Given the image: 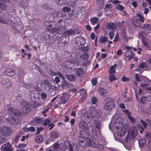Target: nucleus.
I'll use <instances>...</instances> for the list:
<instances>
[{
    "label": "nucleus",
    "mask_w": 151,
    "mask_h": 151,
    "mask_svg": "<svg viewBox=\"0 0 151 151\" xmlns=\"http://www.w3.org/2000/svg\"><path fill=\"white\" fill-rule=\"evenodd\" d=\"M43 140V137L41 135H39L35 137V141L36 143H40L42 142Z\"/></svg>",
    "instance_id": "a878e982"
},
{
    "label": "nucleus",
    "mask_w": 151,
    "mask_h": 151,
    "mask_svg": "<svg viewBox=\"0 0 151 151\" xmlns=\"http://www.w3.org/2000/svg\"><path fill=\"white\" fill-rule=\"evenodd\" d=\"M78 92L80 93L81 95H86L87 94V92L86 90L83 88H82L79 90Z\"/></svg>",
    "instance_id": "8fccbe9b"
},
{
    "label": "nucleus",
    "mask_w": 151,
    "mask_h": 151,
    "mask_svg": "<svg viewBox=\"0 0 151 151\" xmlns=\"http://www.w3.org/2000/svg\"><path fill=\"white\" fill-rule=\"evenodd\" d=\"M55 2L59 5H63V4L64 0H56Z\"/></svg>",
    "instance_id": "774afa93"
},
{
    "label": "nucleus",
    "mask_w": 151,
    "mask_h": 151,
    "mask_svg": "<svg viewBox=\"0 0 151 151\" xmlns=\"http://www.w3.org/2000/svg\"><path fill=\"white\" fill-rule=\"evenodd\" d=\"M115 76V74L114 73L109 74V78L110 82H112L117 79V78Z\"/></svg>",
    "instance_id": "58836bf2"
},
{
    "label": "nucleus",
    "mask_w": 151,
    "mask_h": 151,
    "mask_svg": "<svg viewBox=\"0 0 151 151\" xmlns=\"http://www.w3.org/2000/svg\"><path fill=\"white\" fill-rule=\"evenodd\" d=\"M6 141V139L5 137H1L0 138V144L5 143Z\"/></svg>",
    "instance_id": "338daca9"
},
{
    "label": "nucleus",
    "mask_w": 151,
    "mask_h": 151,
    "mask_svg": "<svg viewBox=\"0 0 151 151\" xmlns=\"http://www.w3.org/2000/svg\"><path fill=\"white\" fill-rule=\"evenodd\" d=\"M76 72L77 76L80 78L82 77L85 74L84 71L81 67L76 69Z\"/></svg>",
    "instance_id": "a211bd4d"
},
{
    "label": "nucleus",
    "mask_w": 151,
    "mask_h": 151,
    "mask_svg": "<svg viewBox=\"0 0 151 151\" xmlns=\"http://www.w3.org/2000/svg\"><path fill=\"white\" fill-rule=\"evenodd\" d=\"M99 20V19L97 17L91 18L90 22L91 24L93 25L97 24Z\"/></svg>",
    "instance_id": "72a5a7b5"
},
{
    "label": "nucleus",
    "mask_w": 151,
    "mask_h": 151,
    "mask_svg": "<svg viewBox=\"0 0 151 151\" xmlns=\"http://www.w3.org/2000/svg\"><path fill=\"white\" fill-rule=\"evenodd\" d=\"M22 135V133L21 132H20L17 134V135L16 137L15 140V142L16 143L17 142L19 139Z\"/></svg>",
    "instance_id": "864d4df0"
},
{
    "label": "nucleus",
    "mask_w": 151,
    "mask_h": 151,
    "mask_svg": "<svg viewBox=\"0 0 151 151\" xmlns=\"http://www.w3.org/2000/svg\"><path fill=\"white\" fill-rule=\"evenodd\" d=\"M79 150V147L78 145L74 144L73 146L72 145L70 146L69 150L70 151H78Z\"/></svg>",
    "instance_id": "bb28decb"
},
{
    "label": "nucleus",
    "mask_w": 151,
    "mask_h": 151,
    "mask_svg": "<svg viewBox=\"0 0 151 151\" xmlns=\"http://www.w3.org/2000/svg\"><path fill=\"white\" fill-rule=\"evenodd\" d=\"M41 96L42 99L44 100L46 98L47 95L46 93L44 92H42L41 94Z\"/></svg>",
    "instance_id": "680f3d73"
},
{
    "label": "nucleus",
    "mask_w": 151,
    "mask_h": 151,
    "mask_svg": "<svg viewBox=\"0 0 151 151\" xmlns=\"http://www.w3.org/2000/svg\"><path fill=\"white\" fill-rule=\"evenodd\" d=\"M42 85L45 87V89L49 88L50 87V83L49 81L47 79L44 80L43 81Z\"/></svg>",
    "instance_id": "4c0bfd02"
},
{
    "label": "nucleus",
    "mask_w": 151,
    "mask_h": 151,
    "mask_svg": "<svg viewBox=\"0 0 151 151\" xmlns=\"http://www.w3.org/2000/svg\"><path fill=\"white\" fill-rule=\"evenodd\" d=\"M123 126V123L122 122H118V125L116 124V128L117 129H121Z\"/></svg>",
    "instance_id": "bf43d9fd"
},
{
    "label": "nucleus",
    "mask_w": 151,
    "mask_h": 151,
    "mask_svg": "<svg viewBox=\"0 0 151 151\" xmlns=\"http://www.w3.org/2000/svg\"><path fill=\"white\" fill-rule=\"evenodd\" d=\"M115 103L112 101H107L104 104V108L105 109L108 111L114 109L115 106Z\"/></svg>",
    "instance_id": "f8f14e48"
},
{
    "label": "nucleus",
    "mask_w": 151,
    "mask_h": 151,
    "mask_svg": "<svg viewBox=\"0 0 151 151\" xmlns=\"http://www.w3.org/2000/svg\"><path fill=\"white\" fill-rule=\"evenodd\" d=\"M1 149L3 151H11L13 149L11 143L9 142H7L1 146Z\"/></svg>",
    "instance_id": "9b49d317"
},
{
    "label": "nucleus",
    "mask_w": 151,
    "mask_h": 151,
    "mask_svg": "<svg viewBox=\"0 0 151 151\" xmlns=\"http://www.w3.org/2000/svg\"><path fill=\"white\" fill-rule=\"evenodd\" d=\"M96 3L99 8L101 9L103 8L105 3L104 0H97Z\"/></svg>",
    "instance_id": "c756f323"
},
{
    "label": "nucleus",
    "mask_w": 151,
    "mask_h": 151,
    "mask_svg": "<svg viewBox=\"0 0 151 151\" xmlns=\"http://www.w3.org/2000/svg\"><path fill=\"white\" fill-rule=\"evenodd\" d=\"M98 92L101 96L103 97L106 96L107 95L106 90L101 86H99L97 88Z\"/></svg>",
    "instance_id": "2eb2a0df"
},
{
    "label": "nucleus",
    "mask_w": 151,
    "mask_h": 151,
    "mask_svg": "<svg viewBox=\"0 0 151 151\" xmlns=\"http://www.w3.org/2000/svg\"><path fill=\"white\" fill-rule=\"evenodd\" d=\"M33 122L37 125H39L42 124L43 122V118L37 116L34 118L33 120Z\"/></svg>",
    "instance_id": "4be33fe9"
},
{
    "label": "nucleus",
    "mask_w": 151,
    "mask_h": 151,
    "mask_svg": "<svg viewBox=\"0 0 151 151\" xmlns=\"http://www.w3.org/2000/svg\"><path fill=\"white\" fill-rule=\"evenodd\" d=\"M97 101V98L93 96L91 98V102L93 104H95Z\"/></svg>",
    "instance_id": "6e6d98bb"
},
{
    "label": "nucleus",
    "mask_w": 151,
    "mask_h": 151,
    "mask_svg": "<svg viewBox=\"0 0 151 151\" xmlns=\"http://www.w3.org/2000/svg\"><path fill=\"white\" fill-rule=\"evenodd\" d=\"M128 117L130 122H131L134 124L135 123V120L133 117L131 115Z\"/></svg>",
    "instance_id": "13d9d810"
},
{
    "label": "nucleus",
    "mask_w": 151,
    "mask_h": 151,
    "mask_svg": "<svg viewBox=\"0 0 151 151\" xmlns=\"http://www.w3.org/2000/svg\"><path fill=\"white\" fill-rule=\"evenodd\" d=\"M29 104L30 106H31L33 109L36 108L38 106H41L40 103L33 100L30 101Z\"/></svg>",
    "instance_id": "412c9836"
},
{
    "label": "nucleus",
    "mask_w": 151,
    "mask_h": 151,
    "mask_svg": "<svg viewBox=\"0 0 151 151\" xmlns=\"http://www.w3.org/2000/svg\"><path fill=\"white\" fill-rule=\"evenodd\" d=\"M131 141L129 139H126L125 140V143L124 146L128 150H130L131 147L133 145V143L131 142Z\"/></svg>",
    "instance_id": "6ab92c4d"
},
{
    "label": "nucleus",
    "mask_w": 151,
    "mask_h": 151,
    "mask_svg": "<svg viewBox=\"0 0 151 151\" xmlns=\"http://www.w3.org/2000/svg\"><path fill=\"white\" fill-rule=\"evenodd\" d=\"M83 142H79L80 145L83 148H86L90 144L89 141L86 140H83Z\"/></svg>",
    "instance_id": "5701e85b"
},
{
    "label": "nucleus",
    "mask_w": 151,
    "mask_h": 151,
    "mask_svg": "<svg viewBox=\"0 0 151 151\" xmlns=\"http://www.w3.org/2000/svg\"><path fill=\"white\" fill-rule=\"evenodd\" d=\"M81 32V30L78 27H72L69 29L65 31L63 33V36H65L67 37V42H69L70 40L69 36L73 35H78Z\"/></svg>",
    "instance_id": "20e7f679"
},
{
    "label": "nucleus",
    "mask_w": 151,
    "mask_h": 151,
    "mask_svg": "<svg viewBox=\"0 0 151 151\" xmlns=\"http://www.w3.org/2000/svg\"><path fill=\"white\" fill-rule=\"evenodd\" d=\"M142 43L145 47H147L148 48H149V46H148V40L147 39L145 38H143L142 40Z\"/></svg>",
    "instance_id": "ea45409f"
},
{
    "label": "nucleus",
    "mask_w": 151,
    "mask_h": 151,
    "mask_svg": "<svg viewBox=\"0 0 151 151\" xmlns=\"http://www.w3.org/2000/svg\"><path fill=\"white\" fill-rule=\"evenodd\" d=\"M91 115L87 114L85 116L88 119L91 121L92 118L93 120L96 121L97 119L101 118L102 116V112L101 111L98 109H97L93 108L91 109Z\"/></svg>",
    "instance_id": "7ed1b4c3"
},
{
    "label": "nucleus",
    "mask_w": 151,
    "mask_h": 151,
    "mask_svg": "<svg viewBox=\"0 0 151 151\" xmlns=\"http://www.w3.org/2000/svg\"><path fill=\"white\" fill-rule=\"evenodd\" d=\"M90 62L89 60L87 61L86 62H82V64L80 65L81 67L84 68L86 66H88L90 64Z\"/></svg>",
    "instance_id": "09e8293b"
},
{
    "label": "nucleus",
    "mask_w": 151,
    "mask_h": 151,
    "mask_svg": "<svg viewBox=\"0 0 151 151\" xmlns=\"http://www.w3.org/2000/svg\"><path fill=\"white\" fill-rule=\"evenodd\" d=\"M0 83L1 85L5 88H11L12 84V81L7 77L2 78Z\"/></svg>",
    "instance_id": "6e6552de"
},
{
    "label": "nucleus",
    "mask_w": 151,
    "mask_h": 151,
    "mask_svg": "<svg viewBox=\"0 0 151 151\" xmlns=\"http://www.w3.org/2000/svg\"><path fill=\"white\" fill-rule=\"evenodd\" d=\"M119 40V34L118 33H116L115 35L114 39L113 40V42H116Z\"/></svg>",
    "instance_id": "052dcab7"
},
{
    "label": "nucleus",
    "mask_w": 151,
    "mask_h": 151,
    "mask_svg": "<svg viewBox=\"0 0 151 151\" xmlns=\"http://www.w3.org/2000/svg\"><path fill=\"white\" fill-rule=\"evenodd\" d=\"M61 11L63 12H70L71 11V8L69 7L65 6L63 7Z\"/></svg>",
    "instance_id": "79ce46f5"
},
{
    "label": "nucleus",
    "mask_w": 151,
    "mask_h": 151,
    "mask_svg": "<svg viewBox=\"0 0 151 151\" xmlns=\"http://www.w3.org/2000/svg\"><path fill=\"white\" fill-rule=\"evenodd\" d=\"M75 42L78 46L82 47L84 45L85 43V39L83 37L77 36L75 39Z\"/></svg>",
    "instance_id": "1a4fd4ad"
},
{
    "label": "nucleus",
    "mask_w": 151,
    "mask_h": 151,
    "mask_svg": "<svg viewBox=\"0 0 151 151\" xmlns=\"http://www.w3.org/2000/svg\"><path fill=\"white\" fill-rule=\"evenodd\" d=\"M146 142V140L145 139H139L138 141V144L139 147L140 148L143 147Z\"/></svg>",
    "instance_id": "e433bc0d"
},
{
    "label": "nucleus",
    "mask_w": 151,
    "mask_h": 151,
    "mask_svg": "<svg viewBox=\"0 0 151 151\" xmlns=\"http://www.w3.org/2000/svg\"><path fill=\"white\" fill-rule=\"evenodd\" d=\"M118 130L117 131V133L118 136L122 137L124 136L126 132L122 128L118 129Z\"/></svg>",
    "instance_id": "f704fd0d"
},
{
    "label": "nucleus",
    "mask_w": 151,
    "mask_h": 151,
    "mask_svg": "<svg viewBox=\"0 0 151 151\" xmlns=\"http://www.w3.org/2000/svg\"><path fill=\"white\" fill-rule=\"evenodd\" d=\"M5 74L9 76H12L15 74L14 70L12 68H8L5 69L4 71Z\"/></svg>",
    "instance_id": "ddd939ff"
},
{
    "label": "nucleus",
    "mask_w": 151,
    "mask_h": 151,
    "mask_svg": "<svg viewBox=\"0 0 151 151\" xmlns=\"http://www.w3.org/2000/svg\"><path fill=\"white\" fill-rule=\"evenodd\" d=\"M76 76L74 75H67L66 76V78L70 81H73L76 78Z\"/></svg>",
    "instance_id": "473e14b6"
},
{
    "label": "nucleus",
    "mask_w": 151,
    "mask_h": 151,
    "mask_svg": "<svg viewBox=\"0 0 151 151\" xmlns=\"http://www.w3.org/2000/svg\"><path fill=\"white\" fill-rule=\"evenodd\" d=\"M70 94L69 93H66L63 94L62 96L60 97V104H65L70 98Z\"/></svg>",
    "instance_id": "9d476101"
},
{
    "label": "nucleus",
    "mask_w": 151,
    "mask_h": 151,
    "mask_svg": "<svg viewBox=\"0 0 151 151\" xmlns=\"http://www.w3.org/2000/svg\"><path fill=\"white\" fill-rule=\"evenodd\" d=\"M89 57V55L88 54L83 53L82 55L80 56V57L85 61H86Z\"/></svg>",
    "instance_id": "a18cd8bd"
},
{
    "label": "nucleus",
    "mask_w": 151,
    "mask_h": 151,
    "mask_svg": "<svg viewBox=\"0 0 151 151\" xmlns=\"http://www.w3.org/2000/svg\"><path fill=\"white\" fill-rule=\"evenodd\" d=\"M95 121L96 128L92 126H90L89 127V131L91 133V134H93V137L96 136L97 138L100 139L101 137V134L99 129L100 128L101 123L99 121H97V119Z\"/></svg>",
    "instance_id": "f03ea898"
},
{
    "label": "nucleus",
    "mask_w": 151,
    "mask_h": 151,
    "mask_svg": "<svg viewBox=\"0 0 151 151\" xmlns=\"http://www.w3.org/2000/svg\"><path fill=\"white\" fill-rule=\"evenodd\" d=\"M9 19L6 17V16H3V17H0V23L4 24H8V22L9 21Z\"/></svg>",
    "instance_id": "cd10ccee"
},
{
    "label": "nucleus",
    "mask_w": 151,
    "mask_h": 151,
    "mask_svg": "<svg viewBox=\"0 0 151 151\" xmlns=\"http://www.w3.org/2000/svg\"><path fill=\"white\" fill-rule=\"evenodd\" d=\"M79 134L80 135L84 138H86L88 137V133L86 130H81L79 132Z\"/></svg>",
    "instance_id": "2f4dec72"
},
{
    "label": "nucleus",
    "mask_w": 151,
    "mask_h": 151,
    "mask_svg": "<svg viewBox=\"0 0 151 151\" xmlns=\"http://www.w3.org/2000/svg\"><path fill=\"white\" fill-rule=\"evenodd\" d=\"M63 146V150H66L68 147L69 148L70 146L71 145L68 141L65 140L63 143H62Z\"/></svg>",
    "instance_id": "7c9ffc66"
},
{
    "label": "nucleus",
    "mask_w": 151,
    "mask_h": 151,
    "mask_svg": "<svg viewBox=\"0 0 151 151\" xmlns=\"http://www.w3.org/2000/svg\"><path fill=\"white\" fill-rule=\"evenodd\" d=\"M125 21H122V22H118L116 23V24L118 27H120L121 29L124 28V23Z\"/></svg>",
    "instance_id": "c03bdc74"
},
{
    "label": "nucleus",
    "mask_w": 151,
    "mask_h": 151,
    "mask_svg": "<svg viewBox=\"0 0 151 151\" xmlns=\"http://www.w3.org/2000/svg\"><path fill=\"white\" fill-rule=\"evenodd\" d=\"M56 75H58L61 78H62L63 80H64L65 79V78L63 75L60 72H58L56 73Z\"/></svg>",
    "instance_id": "69168bd1"
},
{
    "label": "nucleus",
    "mask_w": 151,
    "mask_h": 151,
    "mask_svg": "<svg viewBox=\"0 0 151 151\" xmlns=\"http://www.w3.org/2000/svg\"><path fill=\"white\" fill-rule=\"evenodd\" d=\"M140 21L137 19L134 20L133 22V23L134 25L136 27H138L140 25Z\"/></svg>",
    "instance_id": "49530a36"
},
{
    "label": "nucleus",
    "mask_w": 151,
    "mask_h": 151,
    "mask_svg": "<svg viewBox=\"0 0 151 151\" xmlns=\"http://www.w3.org/2000/svg\"><path fill=\"white\" fill-rule=\"evenodd\" d=\"M91 82L92 85L93 86H95L98 82L97 78L96 77L93 78L91 80Z\"/></svg>",
    "instance_id": "3c124183"
},
{
    "label": "nucleus",
    "mask_w": 151,
    "mask_h": 151,
    "mask_svg": "<svg viewBox=\"0 0 151 151\" xmlns=\"http://www.w3.org/2000/svg\"><path fill=\"white\" fill-rule=\"evenodd\" d=\"M5 2L9 3L10 0H0V9L3 10H6V5Z\"/></svg>",
    "instance_id": "aec40b11"
},
{
    "label": "nucleus",
    "mask_w": 151,
    "mask_h": 151,
    "mask_svg": "<svg viewBox=\"0 0 151 151\" xmlns=\"http://www.w3.org/2000/svg\"><path fill=\"white\" fill-rule=\"evenodd\" d=\"M67 40L65 41H64L63 40H56V41H57V43L59 47H63L65 46V44L66 43L68 42L66 41Z\"/></svg>",
    "instance_id": "c9c22d12"
},
{
    "label": "nucleus",
    "mask_w": 151,
    "mask_h": 151,
    "mask_svg": "<svg viewBox=\"0 0 151 151\" xmlns=\"http://www.w3.org/2000/svg\"><path fill=\"white\" fill-rule=\"evenodd\" d=\"M12 133V130L7 126H3L0 127V135L7 137L10 135Z\"/></svg>",
    "instance_id": "0eeeda50"
},
{
    "label": "nucleus",
    "mask_w": 151,
    "mask_h": 151,
    "mask_svg": "<svg viewBox=\"0 0 151 151\" xmlns=\"http://www.w3.org/2000/svg\"><path fill=\"white\" fill-rule=\"evenodd\" d=\"M59 136V133L56 130H53L50 133V137L51 139H55L57 138Z\"/></svg>",
    "instance_id": "b1692460"
},
{
    "label": "nucleus",
    "mask_w": 151,
    "mask_h": 151,
    "mask_svg": "<svg viewBox=\"0 0 151 151\" xmlns=\"http://www.w3.org/2000/svg\"><path fill=\"white\" fill-rule=\"evenodd\" d=\"M79 127L80 129L86 130L88 128V127L86 123L83 122H80L79 124Z\"/></svg>",
    "instance_id": "393cba45"
},
{
    "label": "nucleus",
    "mask_w": 151,
    "mask_h": 151,
    "mask_svg": "<svg viewBox=\"0 0 151 151\" xmlns=\"http://www.w3.org/2000/svg\"><path fill=\"white\" fill-rule=\"evenodd\" d=\"M106 28L108 29L112 30L115 31L117 29V26L115 25L113 22H109L106 25Z\"/></svg>",
    "instance_id": "f3484780"
},
{
    "label": "nucleus",
    "mask_w": 151,
    "mask_h": 151,
    "mask_svg": "<svg viewBox=\"0 0 151 151\" xmlns=\"http://www.w3.org/2000/svg\"><path fill=\"white\" fill-rule=\"evenodd\" d=\"M21 105L22 106L21 111L23 114H28L30 112L31 108L28 101L24 100L22 101Z\"/></svg>",
    "instance_id": "423d86ee"
},
{
    "label": "nucleus",
    "mask_w": 151,
    "mask_h": 151,
    "mask_svg": "<svg viewBox=\"0 0 151 151\" xmlns=\"http://www.w3.org/2000/svg\"><path fill=\"white\" fill-rule=\"evenodd\" d=\"M125 55L126 58L130 60L134 57L135 54L131 50H129L125 52Z\"/></svg>",
    "instance_id": "4468645a"
},
{
    "label": "nucleus",
    "mask_w": 151,
    "mask_h": 151,
    "mask_svg": "<svg viewBox=\"0 0 151 151\" xmlns=\"http://www.w3.org/2000/svg\"><path fill=\"white\" fill-rule=\"evenodd\" d=\"M116 8L118 10L122 11L124 10V7L121 4H118L116 6Z\"/></svg>",
    "instance_id": "603ef678"
},
{
    "label": "nucleus",
    "mask_w": 151,
    "mask_h": 151,
    "mask_svg": "<svg viewBox=\"0 0 151 151\" xmlns=\"http://www.w3.org/2000/svg\"><path fill=\"white\" fill-rule=\"evenodd\" d=\"M65 36H63V37L61 33H58V40H64V41H65V40H67V37Z\"/></svg>",
    "instance_id": "a19ab883"
},
{
    "label": "nucleus",
    "mask_w": 151,
    "mask_h": 151,
    "mask_svg": "<svg viewBox=\"0 0 151 151\" xmlns=\"http://www.w3.org/2000/svg\"><path fill=\"white\" fill-rule=\"evenodd\" d=\"M137 16L139 18L137 19L140 21H141L143 23L144 22L145 18L143 15L141 14L137 13L136 14Z\"/></svg>",
    "instance_id": "37998d69"
},
{
    "label": "nucleus",
    "mask_w": 151,
    "mask_h": 151,
    "mask_svg": "<svg viewBox=\"0 0 151 151\" xmlns=\"http://www.w3.org/2000/svg\"><path fill=\"white\" fill-rule=\"evenodd\" d=\"M64 64H65V66L67 67L68 68H71L74 65L73 64L68 61L65 62Z\"/></svg>",
    "instance_id": "de8ad7c7"
},
{
    "label": "nucleus",
    "mask_w": 151,
    "mask_h": 151,
    "mask_svg": "<svg viewBox=\"0 0 151 151\" xmlns=\"http://www.w3.org/2000/svg\"><path fill=\"white\" fill-rule=\"evenodd\" d=\"M9 112L4 116V119L10 124L17 125L21 121L22 114L20 111L15 108L9 107L7 109Z\"/></svg>",
    "instance_id": "f257e3e1"
},
{
    "label": "nucleus",
    "mask_w": 151,
    "mask_h": 151,
    "mask_svg": "<svg viewBox=\"0 0 151 151\" xmlns=\"http://www.w3.org/2000/svg\"><path fill=\"white\" fill-rule=\"evenodd\" d=\"M52 24H49L48 27H47V29L50 32V34L51 35L53 34L56 33L58 31L59 29L56 27H52Z\"/></svg>",
    "instance_id": "dca6fc26"
},
{
    "label": "nucleus",
    "mask_w": 151,
    "mask_h": 151,
    "mask_svg": "<svg viewBox=\"0 0 151 151\" xmlns=\"http://www.w3.org/2000/svg\"><path fill=\"white\" fill-rule=\"evenodd\" d=\"M121 34L123 39L127 38V37L126 36V34L125 30H122L121 32Z\"/></svg>",
    "instance_id": "5fc2aeb1"
},
{
    "label": "nucleus",
    "mask_w": 151,
    "mask_h": 151,
    "mask_svg": "<svg viewBox=\"0 0 151 151\" xmlns=\"http://www.w3.org/2000/svg\"><path fill=\"white\" fill-rule=\"evenodd\" d=\"M50 123V121L47 119H45L44 121V122H43L42 125H44V126H46Z\"/></svg>",
    "instance_id": "0e129e2a"
},
{
    "label": "nucleus",
    "mask_w": 151,
    "mask_h": 151,
    "mask_svg": "<svg viewBox=\"0 0 151 151\" xmlns=\"http://www.w3.org/2000/svg\"><path fill=\"white\" fill-rule=\"evenodd\" d=\"M92 144L93 146L94 147H99L100 146L101 147L102 149L104 148V146L102 145H100L97 139H94L93 140L92 142Z\"/></svg>",
    "instance_id": "c85d7f7f"
},
{
    "label": "nucleus",
    "mask_w": 151,
    "mask_h": 151,
    "mask_svg": "<svg viewBox=\"0 0 151 151\" xmlns=\"http://www.w3.org/2000/svg\"><path fill=\"white\" fill-rule=\"evenodd\" d=\"M58 33H57L54 36L53 34H47L46 36V42L47 44L50 45L53 43L56 40H58Z\"/></svg>",
    "instance_id": "39448f33"
},
{
    "label": "nucleus",
    "mask_w": 151,
    "mask_h": 151,
    "mask_svg": "<svg viewBox=\"0 0 151 151\" xmlns=\"http://www.w3.org/2000/svg\"><path fill=\"white\" fill-rule=\"evenodd\" d=\"M149 85L148 84H140V86L143 89H145L147 90V89L148 88L147 87Z\"/></svg>",
    "instance_id": "e2e57ef3"
},
{
    "label": "nucleus",
    "mask_w": 151,
    "mask_h": 151,
    "mask_svg": "<svg viewBox=\"0 0 151 151\" xmlns=\"http://www.w3.org/2000/svg\"><path fill=\"white\" fill-rule=\"evenodd\" d=\"M114 31L111 30L109 33V38L110 39H112L114 37Z\"/></svg>",
    "instance_id": "4d7b16f0"
}]
</instances>
